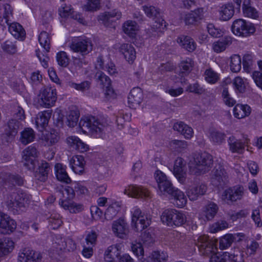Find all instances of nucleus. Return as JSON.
Masks as SVG:
<instances>
[{"label": "nucleus", "mask_w": 262, "mask_h": 262, "mask_svg": "<svg viewBox=\"0 0 262 262\" xmlns=\"http://www.w3.org/2000/svg\"><path fill=\"white\" fill-rule=\"evenodd\" d=\"M195 241L201 253L204 255L212 254L210 262H226L229 258L227 252L216 253L217 239H209L207 235L203 234L199 236Z\"/></svg>", "instance_id": "obj_1"}, {"label": "nucleus", "mask_w": 262, "mask_h": 262, "mask_svg": "<svg viewBox=\"0 0 262 262\" xmlns=\"http://www.w3.org/2000/svg\"><path fill=\"white\" fill-rule=\"evenodd\" d=\"M231 31L236 36L248 37L256 31L255 25L243 18L235 19L231 26Z\"/></svg>", "instance_id": "obj_2"}, {"label": "nucleus", "mask_w": 262, "mask_h": 262, "mask_svg": "<svg viewBox=\"0 0 262 262\" xmlns=\"http://www.w3.org/2000/svg\"><path fill=\"white\" fill-rule=\"evenodd\" d=\"M195 166H190V173L199 175L209 170L212 165V157L207 153H203L198 155L194 158Z\"/></svg>", "instance_id": "obj_3"}, {"label": "nucleus", "mask_w": 262, "mask_h": 262, "mask_svg": "<svg viewBox=\"0 0 262 262\" xmlns=\"http://www.w3.org/2000/svg\"><path fill=\"white\" fill-rule=\"evenodd\" d=\"M37 103L39 105L45 108L53 106L57 100L56 89L51 86H46L41 89L37 95Z\"/></svg>", "instance_id": "obj_4"}, {"label": "nucleus", "mask_w": 262, "mask_h": 262, "mask_svg": "<svg viewBox=\"0 0 262 262\" xmlns=\"http://www.w3.org/2000/svg\"><path fill=\"white\" fill-rule=\"evenodd\" d=\"M155 179L158 185L159 192L161 195H166V192H170L172 187L171 183L166 175L161 171L157 170L155 173Z\"/></svg>", "instance_id": "obj_5"}, {"label": "nucleus", "mask_w": 262, "mask_h": 262, "mask_svg": "<svg viewBox=\"0 0 262 262\" xmlns=\"http://www.w3.org/2000/svg\"><path fill=\"white\" fill-rule=\"evenodd\" d=\"M124 193L130 197L147 199L150 197V192L147 188L142 186L131 185L124 189Z\"/></svg>", "instance_id": "obj_6"}, {"label": "nucleus", "mask_w": 262, "mask_h": 262, "mask_svg": "<svg viewBox=\"0 0 262 262\" xmlns=\"http://www.w3.org/2000/svg\"><path fill=\"white\" fill-rule=\"evenodd\" d=\"M173 173L178 181L181 184L186 181V163L181 158H178L174 161Z\"/></svg>", "instance_id": "obj_7"}, {"label": "nucleus", "mask_w": 262, "mask_h": 262, "mask_svg": "<svg viewBox=\"0 0 262 262\" xmlns=\"http://www.w3.org/2000/svg\"><path fill=\"white\" fill-rule=\"evenodd\" d=\"M244 188L242 187L228 188L223 191L221 198L226 202L236 201L242 198Z\"/></svg>", "instance_id": "obj_8"}, {"label": "nucleus", "mask_w": 262, "mask_h": 262, "mask_svg": "<svg viewBox=\"0 0 262 262\" xmlns=\"http://www.w3.org/2000/svg\"><path fill=\"white\" fill-rule=\"evenodd\" d=\"M38 153L35 147L30 146L23 152V159L24 165L29 169L34 170L35 162V159L37 157Z\"/></svg>", "instance_id": "obj_9"}, {"label": "nucleus", "mask_w": 262, "mask_h": 262, "mask_svg": "<svg viewBox=\"0 0 262 262\" xmlns=\"http://www.w3.org/2000/svg\"><path fill=\"white\" fill-rule=\"evenodd\" d=\"M31 199V196L28 194H18L15 196V201L10 202L8 205L17 211H23L30 203Z\"/></svg>", "instance_id": "obj_10"}, {"label": "nucleus", "mask_w": 262, "mask_h": 262, "mask_svg": "<svg viewBox=\"0 0 262 262\" xmlns=\"http://www.w3.org/2000/svg\"><path fill=\"white\" fill-rule=\"evenodd\" d=\"M16 223L8 215L0 212V231L4 234H9L14 231Z\"/></svg>", "instance_id": "obj_11"}, {"label": "nucleus", "mask_w": 262, "mask_h": 262, "mask_svg": "<svg viewBox=\"0 0 262 262\" xmlns=\"http://www.w3.org/2000/svg\"><path fill=\"white\" fill-rule=\"evenodd\" d=\"M70 48L75 52H79L82 55H86L92 51L93 45L89 39H79L72 42Z\"/></svg>", "instance_id": "obj_12"}, {"label": "nucleus", "mask_w": 262, "mask_h": 262, "mask_svg": "<svg viewBox=\"0 0 262 262\" xmlns=\"http://www.w3.org/2000/svg\"><path fill=\"white\" fill-rule=\"evenodd\" d=\"M81 131H85L86 129L92 131H101L105 129V124L100 123L97 120H94V118L89 119L83 118L81 119L80 123Z\"/></svg>", "instance_id": "obj_13"}, {"label": "nucleus", "mask_w": 262, "mask_h": 262, "mask_svg": "<svg viewBox=\"0 0 262 262\" xmlns=\"http://www.w3.org/2000/svg\"><path fill=\"white\" fill-rule=\"evenodd\" d=\"M58 14L62 18H66L69 17L77 20L79 23H83V19L79 13L75 12L71 5L63 4L58 9Z\"/></svg>", "instance_id": "obj_14"}, {"label": "nucleus", "mask_w": 262, "mask_h": 262, "mask_svg": "<svg viewBox=\"0 0 262 262\" xmlns=\"http://www.w3.org/2000/svg\"><path fill=\"white\" fill-rule=\"evenodd\" d=\"M69 164L72 170L76 174H82L84 172L86 161L83 156H73L69 160Z\"/></svg>", "instance_id": "obj_15"}, {"label": "nucleus", "mask_w": 262, "mask_h": 262, "mask_svg": "<svg viewBox=\"0 0 262 262\" xmlns=\"http://www.w3.org/2000/svg\"><path fill=\"white\" fill-rule=\"evenodd\" d=\"M233 42V37L227 35L223 38L214 41L211 45L212 50L215 53L219 54L226 51Z\"/></svg>", "instance_id": "obj_16"}, {"label": "nucleus", "mask_w": 262, "mask_h": 262, "mask_svg": "<svg viewBox=\"0 0 262 262\" xmlns=\"http://www.w3.org/2000/svg\"><path fill=\"white\" fill-rule=\"evenodd\" d=\"M59 204L63 209L72 213H79L84 209L82 204L75 202L72 199H60Z\"/></svg>", "instance_id": "obj_17"}, {"label": "nucleus", "mask_w": 262, "mask_h": 262, "mask_svg": "<svg viewBox=\"0 0 262 262\" xmlns=\"http://www.w3.org/2000/svg\"><path fill=\"white\" fill-rule=\"evenodd\" d=\"M122 246L120 244L113 245L105 250L104 259L106 262H116L121 253Z\"/></svg>", "instance_id": "obj_18"}, {"label": "nucleus", "mask_w": 262, "mask_h": 262, "mask_svg": "<svg viewBox=\"0 0 262 262\" xmlns=\"http://www.w3.org/2000/svg\"><path fill=\"white\" fill-rule=\"evenodd\" d=\"M66 143L69 147L80 152H84L89 150V146L75 136L68 137L66 139Z\"/></svg>", "instance_id": "obj_19"}, {"label": "nucleus", "mask_w": 262, "mask_h": 262, "mask_svg": "<svg viewBox=\"0 0 262 262\" xmlns=\"http://www.w3.org/2000/svg\"><path fill=\"white\" fill-rule=\"evenodd\" d=\"M122 16L120 11L118 10H113L110 12H105L98 16V20L105 26H109L111 23L119 19Z\"/></svg>", "instance_id": "obj_20"}, {"label": "nucleus", "mask_w": 262, "mask_h": 262, "mask_svg": "<svg viewBox=\"0 0 262 262\" xmlns=\"http://www.w3.org/2000/svg\"><path fill=\"white\" fill-rule=\"evenodd\" d=\"M112 230L116 236L121 238H125L128 233L127 223L122 219L113 222Z\"/></svg>", "instance_id": "obj_21"}, {"label": "nucleus", "mask_w": 262, "mask_h": 262, "mask_svg": "<svg viewBox=\"0 0 262 262\" xmlns=\"http://www.w3.org/2000/svg\"><path fill=\"white\" fill-rule=\"evenodd\" d=\"M206 189L205 185L198 184L188 187L186 189V192L190 200H196L200 196L205 194Z\"/></svg>", "instance_id": "obj_22"}, {"label": "nucleus", "mask_w": 262, "mask_h": 262, "mask_svg": "<svg viewBox=\"0 0 262 262\" xmlns=\"http://www.w3.org/2000/svg\"><path fill=\"white\" fill-rule=\"evenodd\" d=\"M39 254L30 248L23 249L18 254V262H38Z\"/></svg>", "instance_id": "obj_23"}, {"label": "nucleus", "mask_w": 262, "mask_h": 262, "mask_svg": "<svg viewBox=\"0 0 262 262\" xmlns=\"http://www.w3.org/2000/svg\"><path fill=\"white\" fill-rule=\"evenodd\" d=\"M170 194L173 199V204L179 208L184 207L187 204V200L184 193L178 189L171 188L170 192H166V195Z\"/></svg>", "instance_id": "obj_24"}, {"label": "nucleus", "mask_w": 262, "mask_h": 262, "mask_svg": "<svg viewBox=\"0 0 262 262\" xmlns=\"http://www.w3.org/2000/svg\"><path fill=\"white\" fill-rule=\"evenodd\" d=\"M235 8L232 3H227L221 6L219 9V18L222 21H228L234 15Z\"/></svg>", "instance_id": "obj_25"}, {"label": "nucleus", "mask_w": 262, "mask_h": 262, "mask_svg": "<svg viewBox=\"0 0 262 262\" xmlns=\"http://www.w3.org/2000/svg\"><path fill=\"white\" fill-rule=\"evenodd\" d=\"M203 15L202 8H198L182 15L181 18L186 25H194L201 19Z\"/></svg>", "instance_id": "obj_26"}, {"label": "nucleus", "mask_w": 262, "mask_h": 262, "mask_svg": "<svg viewBox=\"0 0 262 262\" xmlns=\"http://www.w3.org/2000/svg\"><path fill=\"white\" fill-rule=\"evenodd\" d=\"M218 207L214 203H209L203 208L200 217L204 221H209L214 218L218 211Z\"/></svg>", "instance_id": "obj_27"}, {"label": "nucleus", "mask_w": 262, "mask_h": 262, "mask_svg": "<svg viewBox=\"0 0 262 262\" xmlns=\"http://www.w3.org/2000/svg\"><path fill=\"white\" fill-rule=\"evenodd\" d=\"M243 13L245 17L258 20L260 14L258 11L250 6V0H244L243 4Z\"/></svg>", "instance_id": "obj_28"}, {"label": "nucleus", "mask_w": 262, "mask_h": 262, "mask_svg": "<svg viewBox=\"0 0 262 262\" xmlns=\"http://www.w3.org/2000/svg\"><path fill=\"white\" fill-rule=\"evenodd\" d=\"M120 52L129 63H133L136 58V52L133 46L130 44H123L120 47Z\"/></svg>", "instance_id": "obj_29"}, {"label": "nucleus", "mask_w": 262, "mask_h": 262, "mask_svg": "<svg viewBox=\"0 0 262 262\" xmlns=\"http://www.w3.org/2000/svg\"><path fill=\"white\" fill-rule=\"evenodd\" d=\"M248 139L244 142L236 140L234 137H230L229 140V149L232 153H243L246 144L248 143Z\"/></svg>", "instance_id": "obj_30"}, {"label": "nucleus", "mask_w": 262, "mask_h": 262, "mask_svg": "<svg viewBox=\"0 0 262 262\" xmlns=\"http://www.w3.org/2000/svg\"><path fill=\"white\" fill-rule=\"evenodd\" d=\"M142 92L138 88L133 89L128 95V101L130 105V107H136L141 102L142 99Z\"/></svg>", "instance_id": "obj_31"}, {"label": "nucleus", "mask_w": 262, "mask_h": 262, "mask_svg": "<svg viewBox=\"0 0 262 262\" xmlns=\"http://www.w3.org/2000/svg\"><path fill=\"white\" fill-rule=\"evenodd\" d=\"M233 115L237 119H242L249 116L251 108L248 104H237L233 108Z\"/></svg>", "instance_id": "obj_32"}, {"label": "nucleus", "mask_w": 262, "mask_h": 262, "mask_svg": "<svg viewBox=\"0 0 262 262\" xmlns=\"http://www.w3.org/2000/svg\"><path fill=\"white\" fill-rule=\"evenodd\" d=\"M50 117L51 114L48 111L39 113L36 116L35 120L37 129L40 130L45 128L48 124Z\"/></svg>", "instance_id": "obj_33"}, {"label": "nucleus", "mask_w": 262, "mask_h": 262, "mask_svg": "<svg viewBox=\"0 0 262 262\" xmlns=\"http://www.w3.org/2000/svg\"><path fill=\"white\" fill-rule=\"evenodd\" d=\"M9 32L16 39L23 40L26 36V32L23 27L17 23H12L9 25Z\"/></svg>", "instance_id": "obj_34"}, {"label": "nucleus", "mask_w": 262, "mask_h": 262, "mask_svg": "<svg viewBox=\"0 0 262 262\" xmlns=\"http://www.w3.org/2000/svg\"><path fill=\"white\" fill-rule=\"evenodd\" d=\"M122 28L124 33L131 37H134L139 30V27L137 23L130 20L124 22Z\"/></svg>", "instance_id": "obj_35"}, {"label": "nucleus", "mask_w": 262, "mask_h": 262, "mask_svg": "<svg viewBox=\"0 0 262 262\" xmlns=\"http://www.w3.org/2000/svg\"><path fill=\"white\" fill-rule=\"evenodd\" d=\"M177 42L181 47L189 52L194 51L196 48V44L193 39L187 36L179 37Z\"/></svg>", "instance_id": "obj_36"}, {"label": "nucleus", "mask_w": 262, "mask_h": 262, "mask_svg": "<svg viewBox=\"0 0 262 262\" xmlns=\"http://www.w3.org/2000/svg\"><path fill=\"white\" fill-rule=\"evenodd\" d=\"M66 166L61 163H57L55 166V170L57 179L61 182L69 183L71 180L66 171Z\"/></svg>", "instance_id": "obj_37"}, {"label": "nucleus", "mask_w": 262, "mask_h": 262, "mask_svg": "<svg viewBox=\"0 0 262 262\" xmlns=\"http://www.w3.org/2000/svg\"><path fill=\"white\" fill-rule=\"evenodd\" d=\"M121 203L119 202L113 203L107 208L105 212V217L107 220H112L115 217L121 210Z\"/></svg>", "instance_id": "obj_38"}, {"label": "nucleus", "mask_w": 262, "mask_h": 262, "mask_svg": "<svg viewBox=\"0 0 262 262\" xmlns=\"http://www.w3.org/2000/svg\"><path fill=\"white\" fill-rule=\"evenodd\" d=\"M79 117V113L76 109L70 110L67 113L65 123L70 128H72L77 125Z\"/></svg>", "instance_id": "obj_39"}, {"label": "nucleus", "mask_w": 262, "mask_h": 262, "mask_svg": "<svg viewBox=\"0 0 262 262\" xmlns=\"http://www.w3.org/2000/svg\"><path fill=\"white\" fill-rule=\"evenodd\" d=\"M50 169L48 163L42 162L39 165L38 170L35 172V177L40 181H45L47 178Z\"/></svg>", "instance_id": "obj_40"}, {"label": "nucleus", "mask_w": 262, "mask_h": 262, "mask_svg": "<svg viewBox=\"0 0 262 262\" xmlns=\"http://www.w3.org/2000/svg\"><path fill=\"white\" fill-rule=\"evenodd\" d=\"M229 66L231 72L238 73L242 68L241 58L237 54L231 55L229 59Z\"/></svg>", "instance_id": "obj_41"}, {"label": "nucleus", "mask_w": 262, "mask_h": 262, "mask_svg": "<svg viewBox=\"0 0 262 262\" xmlns=\"http://www.w3.org/2000/svg\"><path fill=\"white\" fill-rule=\"evenodd\" d=\"M14 247V244L11 239H0V257L11 252Z\"/></svg>", "instance_id": "obj_42"}, {"label": "nucleus", "mask_w": 262, "mask_h": 262, "mask_svg": "<svg viewBox=\"0 0 262 262\" xmlns=\"http://www.w3.org/2000/svg\"><path fill=\"white\" fill-rule=\"evenodd\" d=\"M188 213H184L176 210L172 218V226L173 225L180 226L184 224L188 220Z\"/></svg>", "instance_id": "obj_43"}, {"label": "nucleus", "mask_w": 262, "mask_h": 262, "mask_svg": "<svg viewBox=\"0 0 262 262\" xmlns=\"http://www.w3.org/2000/svg\"><path fill=\"white\" fill-rule=\"evenodd\" d=\"M228 227L229 225L226 221L220 220L211 224L208 230L210 233H215Z\"/></svg>", "instance_id": "obj_44"}, {"label": "nucleus", "mask_w": 262, "mask_h": 262, "mask_svg": "<svg viewBox=\"0 0 262 262\" xmlns=\"http://www.w3.org/2000/svg\"><path fill=\"white\" fill-rule=\"evenodd\" d=\"M176 209H168L165 210L161 215V220L162 223L169 226H172V221Z\"/></svg>", "instance_id": "obj_45"}, {"label": "nucleus", "mask_w": 262, "mask_h": 262, "mask_svg": "<svg viewBox=\"0 0 262 262\" xmlns=\"http://www.w3.org/2000/svg\"><path fill=\"white\" fill-rule=\"evenodd\" d=\"M254 61V57L251 54H246L243 58V66L244 70L247 73H250L252 69Z\"/></svg>", "instance_id": "obj_46"}, {"label": "nucleus", "mask_w": 262, "mask_h": 262, "mask_svg": "<svg viewBox=\"0 0 262 262\" xmlns=\"http://www.w3.org/2000/svg\"><path fill=\"white\" fill-rule=\"evenodd\" d=\"M166 26L165 20L162 18H158L152 24L151 29L158 35H160L165 31Z\"/></svg>", "instance_id": "obj_47"}, {"label": "nucleus", "mask_w": 262, "mask_h": 262, "mask_svg": "<svg viewBox=\"0 0 262 262\" xmlns=\"http://www.w3.org/2000/svg\"><path fill=\"white\" fill-rule=\"evenodd\" d=\"M58 139L59 136L57 132H46L42 137V140L48 145L55 144L58 142Z\"/></svg>", "instance_id": "obj_48"}, {"label": "nucleus", "mask_w": 262, "mask_h": 262, "mask_svg": "<svg viewBox=\"0 0 262 262\" xmlns=\"http://www.w3.org/2000/svg\"><path fill=\"white\" fill-rule=\"evenodd\" d=\"M131 225L136 231H141L149 225V221L146 216H144L138 219V221H136L135 224L131 223Z\"/></svg>", "instance_id": "obj_49"}, {"label": "nucleus", "mask_w": 262, "mask_h": 262, "mask_svg": "<svg viewBox=\"0 0 262 262\" xmlns=\"http://www.w3.org/2000/svg\"><path fill=\"white\" fill-rule=\"evenodd\" d=\"M151 262H166L168 255L164 252L156 251L152 252L149 256Z\"/></svg>", "instance_id": "obj_50"}, {"label": "nucleus", "mask_w": 262, "mask_h": 262, "mask_svg": "<svg viewBox=\"0 0 262 262\" xmlns=\"http://www.w3.org/2000/svg\"><path fill=\"white\" fill-rule=\"evenodd\" d=\"M38 40L41 46L44 48L46 52H49L50 46V37L46 32H42L38 37Z\"/></svg>", "instance_id": "obj_51"}, {"label": "nucleus", "mask_w": 262, "mask_h": 262, "mask_svg": "<svg viewBox=\"0 0 262 262\" xmlns=\"http://www.w3.org/2000/svg\"><path fill=\"white\" fill-rule=\"evenodd\" d=\"M234 89L236 92L243 93L245 92L246 86V80H244L241 77L237 76L233 80Z\"/></svg>", "instance_id": "obj_52"}, {"label": "nucleus", "mask_w": 262, "mask_h": 262, "mask_svg": "<svg viewBox=\"0 0 262 262\" xmlns=\"http://www.w3.org/2000/svg\"><path fill=\"white\" fill-rule=\"evenodd\" d=\"M205 80L209 83L214 84L219 79V75L211 69H207L204 73Z\"/></svg>", "instance_id": "obj_53"}, {"label": "nucleus", "mask_w": 262, "mask_h": 262, "mask_svg": "<svg viewBox=\"0 0 262 262\" xmlns=\"http://www.w3.org/2000/svg\"><path fill=\"white\" fill-rule=\"evenodd\" d=\"M49 226L53 229H56L59 228L62 224V222L60 215L55 213L51 215L49 219Z\"/></svg>", "instance_id": "obj_54"}, {"label": "nucleus", "mask_w": 262, "mask_h": 262, "mask_svg": "<svg viewBox=\"0 0 262 262\" xmlns=\"http://www.w3.org/2000/svg\"><path fill=\"white\" fill-rule=\"evenodd\" d=\"M207 28L208 33L213 37H220L225 34L224 29L218 28L212 24H208Z\"/></svg>", "instance_id": "obj_55"}, {"label": "nucleus", "mask_w": 262, "mask_h": 262, "mask_svg": "<svg viewBox=\"0 0 262 262\" xmlns=\"http://www.w3.org/2000/svg\"><path fill=\"white\" fill-rule=\"evenodd\" d=\"M96 77L97 82L101 85V88L105 86H108L111 83L110 79L108 76L101 72H98L96 74Z\"/></svg>", "instance_id": "obj_56"}, {"label": "nucleus", "mask_w": 262, "mask_h": 262, "mask_svg": "<svg viewBox=\"0 0 262 262\" xmlns=\"http://www.w3.org/2000/svg\"><path fill=\"white\" fill-rule=\"evenodd\" d=\"M193 61L190 58H186L182 59L180 63V68L182 72L190 71L193 67Z\"/></svg>", "instance_id": "obj_57"}, {"label": "nucleus", "mask_w": 262, "mask_h": 262, "mask_svg": "<svg viewBox=\"0 0 262 262\" xmlns=\"http://www.w3.org/2000/svg\"><path fill=\"white\" fill-rule=\"evenodd\" d=\"M131 248L132 252L137 257H143L144 256V249L141 243L137 242H133L132 244Z\"/></svg>", "instance_id": "obj_58"}, {"label": "nucleus", "mask_w": 262, "mask_h": 262, "mask_svg": "<svg viewBox=\"0 0 262 262\" xmlns=\"http://www.w3.org/2000/svg\"><path fill=\"white\" fill-rule=\"evenodd\" d=\"M35 135L33 132H21L19 140L24 145L33 141Z\"/></svg>", "instance_id": "obj_59"}, {"label": "nucleus", "mask_w": 262, "mask_h": 262, "mask_svg": "<svg viewBox=\"0 0 262 262\" xmlns=\"http://www.w3.org/2000/svg\"><path fill=\"white\" fill-rule=\"evenodd\" d=\"M233 243L232 234H227L222 237L220 241V247L224 249L230 247Z\"/></svg>", "instance_id": "obj_60"}, {"label": "nucleus", "mask_w": 262, "mask_h": 262, "mask_svg": "<svg viewBox=\"0 0 262 262\" xmlns=\"http://www.w3.org/2000/svg\"><path fill=\"white\" fill-rule=\"evenodd\" d=\"M56 60L58 64L61 67H66L69 63V58L65 52L60 51L56 55Z\"/></svg>", "instance_id": "obj_61"}, {"label": "nucleus", "mask_w": 262, "mask_h": 262, "mask_svg": "<svg viewBox=\"0 0 262 262\" xmlns=\"http://www.w3.org/2000/svg\"><path fill=\"white\" fill-rule=\"evenodd\" d=\"M142 10L146 16L149 17L156 16L159 14L158 9L153 6L145 5L143 6Z\"/></svg>", "instance_id": "obj_62"}, {"label": "nucleus", "mask_w": 262, "mask_h": 262, "mask_svg": "<svg viewBox=\"0 0 262 262\" xmlns=\"http://www.w3.org/2000/svg\"><path fill=\"white\" fill-rule=\"evenodd\" d=\"M53 247L56 249L57 251L66 250V242L64 238H57L55 242L53 243Z\"/></svg>", "instance_id": "obj_63"}, {"label": "nucleus", "mask_w": 262, "mask_h": 262, "mask_svg": "<svg viewBox=\"0 0 262 262\" xmlns=\"http://www.w3.org/2000/svg\"><path fill=\"white\" fill-rule=\"evenodd\" d=\"M23 126L22 121L16 120V118L12 119L8 122V126L11 130H21L23 129Z\"/></svg>", "instance_id": "obj_64"}]
</instances>
